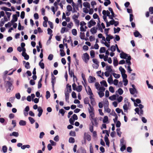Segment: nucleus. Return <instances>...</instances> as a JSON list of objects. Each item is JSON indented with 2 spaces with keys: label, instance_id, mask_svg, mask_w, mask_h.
I'll use <instances>...</instances> for the list:
<instances>
[{
  "label": "nucleus",
  "instance_id": "f8f14e48",
  "mask_svg": "<svg viewBox=\"0 0 153 153\" xmlns=\"http://www.w3.org/2000/svg\"><path fill=\"white\" fill-rule=\"evenodd\" d=\"M105 141L106 143V144L108 147L109 146V142L108 138L106 135H105L104 137Z\"/></svg>",
  "mask_w": 153,
  "mask_h": 153
},
{
  "label": "nucleus",
  "instance_id": "5701e85b",
  "mask_svg": "<svg viewBox=\"0 0 153 153\" xmlns=\"http://www.w3.org/2000/svg\"><path fill=\"white\" fill-rule=\"evenodd\" d=\"M119 69L121 72V74H124L126 72L125 70L121 66H120L119 67Z\"/></svg>",
  "mask_w": 153,
  "mask_h": 153
},
{
  "label": "nucleus",
  "instance_id": "864d4df0",
  "mask_svg": "<svg viewBox=\"0 0 153 153\" xmlns=\"http://www.w3.org/2000/svg\"><path fill=\"white\" fill-rule=\"evenodd\" d=\"M67 9L68 11H70L72 10V7L70 5H68L67 6Z\"/></svg>",
  "mask_w": 153,
  "mask_h": 153
},
{
  "label": "nucleus",
  "instance_id": "6e6d98bb",
  "mask_svg": "<svg viewBox=\"0 0 153 153\" xmlns=\"http://www.w3.org/2000/svg\"><path fill=\"white\" fill-rule=\"evenodd\" d=\"M25 67L27 69L30 68V63L28 62H27L25 65Z\"/></svg>",
  "mask_w": 153,
  "mask_h": 153
},
{
  "label": "nucleus",
  "instance_id": "c756f323",
  "mask_svg": "<svg viewBox=\"0 0 153 153\" xmlns=\"http://www.w3.org/2000/svg\"><path fill=\"white\" fill-rule=\"evenodd\" d=\"M94 124H93L91 123L89 125V130L91 132H93L94 130Z\"/></svg>",
  "mask_w": 153,
  "mask_h": 153
},
{
  "label": "nucleus",
  "instance_id": "0eeeda50",
  "mask_svg": "<svg viewBox=\"0 0 153 153\" xmlns=\"http://www.w3.org/2000/svg\"><path fill=\"white\" fill-rule=\"evenodd\" d=\"M134 34L135 37H139L140 38H141L142 37L141 35L137 30H136L134 33Z\"/></svg>",
  "mask_w": 153,
  "mask_h": 153
},
{
  "label": "nucleus",
  "instance_id": "412c9836",
  "mask_svg": "<svg viewBox=\"0 0 153 153\" xmlns=\"http://www.w3.org/2000/svg\"><path fill=\"white\" fill-rule=\"evenodd\" d=\"M26 122L23 120H21L19 122V124L20 126H24L26 125Z\"/></svg>",
  "mask_w": 153,
  "mask_h": 153
},
{
  "label": "nucleus",
  "instance_id": "cd10ccee",
  "mask_svg": "<svg viewBox=\"0 0 153 153\" xmlns=\"http://www.w3.org/2000/svg\"><path fill=\"white\" fill-rule=\"evenodd\" d=\"M105 48L104 47H102L100 49V53H102L105 52Z\"/></svg>",
  "mask_w": 153,
  "mask_h": 153
},
{
  "label": "nucleus",
  "instance_id": "dca6fc26",
  "mask_svg": "<svg viewBox=\"0 0 153 153\" xmlns=\"http://www.w3.org/2000/svg\"><path fill=\"white\" fill-rule=\"evenodd\" d=\"M90 114V118L93 119L94 118L95 114L94 111H89L88 112Z\"/></svg>",
  "mask_w": 153,
  "mask_h": 153
},
{
  "label": "nucleus",
  "instance_id": "6ab92c4d",
  "mask_svg": "<svg viewBox=\"0 0 153 153\" xmlns=\"http://www.w3.org/2000/svg\"><path fill=\"white\" fill-rule=\"evenodd\" d=\"M97 28H96L95 27H92L90 31L92 34H94L96 33L97 31Z\"/></svg>",
  "mask_w": 153,
  "mask_h": 153
},
{
  "label": "nucleus",
  "instance_id": "f03ea898",
  "mask_svg": "<svg viewBox=\"0 0 153 153\" xmlns=\"http://www.w3.org/2000/svg\"><path fill=\"white\" fill-rule=\"evenodd\" d=\"M12 86V83L9 81H7L6 82V87L8 88L7 89V91L8 92H9L11 90V88Z\"/></svg>",
  "mask_w": 153,
  "mask_h": 153
},
{
  "label": "nucleus",
  "instance_id": "2eb2a0df",
  "mask_svg": "<svg viewBox=\"0 0 153 153\" xmlns=\"http://www.w3.org/2000/svg\"><path fill=\"white\" fill-rule=\"evenodd\" d=\"M89 78L90 79V81H89L88 82L90 83H93L96 80L95 78L91 76H89Z\"/></svg>",
  "mask_w": 153,
  "mask_h": 153
},
{
  "label": "nucleus",
  "instance_id": "052dcab7",
  "mask_svg": "<svg viewBox=\"0 0 153 153\" xmlns=\"http://www.w3.org/2000/svg\"><path fill=\"white\" fill-rule=\"evenodd\" d=\"M110 50L112 52H114L116 50V47L114 45H112L111 47Z\"/></svg>",
  "mask_w": 153,
  "mask_h": 153
},
{
  "label": "nucleus",
  "instance_id": "39448f33",
  "mask_svg": "<svg viewBox=\"0 0 153 153\" xmlns=\"http://www.w3.org/2000/svg\"><path fill=\"white\" fill-rule=\"evenodd\" d=\"M96 24V22L94 21L91 20L88 23V26L89 28L91 27L92 26Z\"/></svg>",
  "mask_w": 153,
  "mask_h": 153
},
{
  "label": "nucleus",
  "instance_id": "bb28decb",
  "mask_svg": "<svg viewBox=\"0 0 153 153\" xmlns=\"http://www.w3.org/2000/svg\"><path fill=\"white\" fill-rule=\"evenodd\" d=\"M120 128H118L116 129L117 133L118 135L120 137H121V132L120 131Z\"/></svg>",
  "mask_w": 153,
  "mask_h": 153
},
{
  "label": "nucleus",
  "instance_id": "aec40b11",
  "mask_svg": "<svg viewBox=\"0 0 153 153\" xmlns=\"http://www.w3.org/2000/svg\"><path fill=\"white\" fill-rule=\"evenodd\" d=\"M1 9L3 10H4L5 11H11V10L9 8H8L6 7H1Z\"/></svg>",
  "mask_w": 153,
  "mask_h": 153
},
{
  "label": "nucleus",
  "instance_id": "9d476101",
  "mask_svg": "<svg viewBox=\"0 0 153 153\" xmlns=\"http://www.w3.org/2000/svg\"><path fill=\"white\" fill-rule=\"evenodd\" d=\"M129 91L131 94H134L135 93H137V92L136 88H130Z\"/></svg>",
  "mask_w": 153,
  "mask_h": 153
},
{
  "label": "nucleus",
  "instance_id": "c9c22d12",
  "mask_svg": "<svg viewBox=\"0 0 153 153\" xmlns=\"http://www.w3.org/2000/svg\"><path fill=\"white\" fill-rule=\"evenodd\" d=\"M113 75L114 76L116 79H118L119 78L120 76V74H117L115 73H113Z\"/></svg>",
  "mask_w": 153,
  "mask_h": 153
},
{
  "label": "nucleus",
  "instance_id": "7ed1b4c3",
  "mask_svg": "<svg viewBox=\"0 0 153 153\" xmlns=\"http://www.w3.org/2000/svg\"><path fill=\"white\" fill-rule=\"evenodd\" d=\"M90 120L91 121V124H94V126H95L97 127L98 123L97 121V118H94L93 119H90Z\"/></svg>",
  "mask_w": 153,
  "mask_h": 153
},
{
  "label": "nucleus",
  "instance_id": "37998d69",
  "mask_svg": "<svg viewBox=\"0 0 153 153\" xmlns=\"http://www.w3.org/2000/svg\"><path fill=\"white\" fill-rule=\"evenodd\" d=\"M28 119L30 122L32 124L33 123L35 122V120L34 119L31 117H29Z\"/></svg>",
  "mask_w": 153,
  "mask_h": 153
},
{
  "label": "nucleus",
  "instance_id": "e433bc0d",
  "mask_svg": "<svg viewBox=\"0 0 153 153\" xmlns=\"http://www.w3.org/2000/svg\"><path fill=\"white\" fill-rule=\"evenodd\" d=\"M100 83L102 85L104 86L105 87H107L108 85L107 84L105 80H103L100 82Z\"/></svg>",
  "mask_w": 153,
  "mask_h": 153
},
{
  "label": "nucleus",
  "instance_id": "423d86ee",
  "mask_svg": "<svg viewBox=\"0 0 153 153\" xmlns=\"http://www.w3.org/2000/svg\"><path fill=\"white\" fill-rule=\"evenodd\" d=\"M37 110L39 111V113L38 114V116L39 117L42 114L43 111V109L41 107H39Z\"/></svg>",
  "mask_w": 153,
  "mask_h": 153
},
{
  "label": "nucleus",
  "instance_id": "5fc2aeb1",
  "mask_svg": "<svg viewBox=\"0 0 153 153\" xmlns=\"http://www.w3.org/2000/svg\"><path fill=\"white\" fill-rule=\"evenodd\" d=\"M108 10L111 12V15H112L113 16H115L116 15L114 14L113 10L112 9V8L111 7H109L108 8Z\"/></svg>",
  "mask_w": 153,
  "mask_h": 153
},
{
  "label": "nucleus",
  "instance_id": "393cba45",
  "mask_svg": "<svg viewBox=\"0 0 153 153\" xmlns=\"http://www.w3.org/2000/svg\"><path fill=\"white\" fill-rule=\"evenodd\" d=\"M113 79L111 75L108 78V82L109 84L112 83L113 82Z\"/></svg>",
  "mask_w": 153,
  "mask_h": 153
},
{
  "label": "nucleus",
  "instance_id": "09e8293b",
  "mask_svg": "<svg viewBox=\"0 0 153 153\" xmlns=\"http://www.w3.org/2000/svg\"><path fill=\"white\" fill-rule=\"evenodd\" d=\"M69 135L70 136L75 137L76 136V133L74 131H71L69 133Z\"/></svg>",
  "mask_w": 153,
  "mask_h": 153
},
{
  "label": "nucleus",
  "instance_id": "9b49d317",
  "mask_svg": "<svg viewBox=\"0 0 153 153\" xmlns=\"http://www.w3.org/2000/svg\"><path fill=\"white\" fill-rule=\"evenodd\" d=\"M69 92H68V90L65 91V100L67 101L68 100L69 97Z\"/></svg>",
  "mask_w": 153,
  "mask_h": 153
},
{
  "label": "nucleus",
  "instance_id": "c03bdc74",
  "mask_svg": "<svg viewBox=\"0 0 153 153\" xmlns=\"http://www.w3.org/2000/svg\"><path fill=\"white\" fill-rule=\"evenodd\" d=\"M30 147V146L29 145H24L21 146V149H25L26 148H29Z\"/></svg>",
  "mask_w": 153,
  "mask_h": 153
},
{
  "label": "nucleus",
  "instance_id": "b1692460",
  "mask_svg": "<svg viewBox=\"0 0 153 153\" xmlns=\"http://www.w3.org/2000/svg\"><path fill=\"white\" fill-rule=\"evenodd\" d=\"M86 133H85L84 134V135L85 136L86 139L88 141H90L91 140V136L90 135L88 134H87L86 135Z\"/></svg>",
  "mask_w": 153,
  "mask_h": 153
},
{
  "label": "nucleus",
  "instance_id": "6e6552de",
  "mask_svg": "<svg viewBox=\"0 0 153 153\" xmlns=\"http://www.w3.org/2000/svg\"><path fill=\"white\" fill-rule=\"evenodd\" d=\"M85 90L87 94L89 95H93V94L92 93V90L89 86H88V91H87L86 88Z\"/></svg>",
  "mask_w": 153,
  "mask_h": 153
},
{
  "label": "nucleus",
  "instance_id": "4468645a",
  "mask_svg": "<svg viewBox=\"0 0 153 153\" xmlns=\"http://www.w3.org/2000/svg\"><path fill=\"white\" fill-rule=\"evenodd\" d=\"M19 134L18 132L14 131L12 133L10 134V136H14L15 137H17L19 136Z\"/></svg>",
  "mask_w": 153,
  "mask_h": 153
},
{
  "label": "nucleus",
  "instance_id": "49530a36",
  "mask_svg": "<svg viewBox=\"0 0 153 153\" xmlns=\"http://www.w3.org/2000/svg\"><path fill=\"white\" fill-rule=\"evenodd\" d=\"M79 16V13H78V15H76V14H74L72 16V19H74V20H75L76 19H77L78 18Z\"/></svg>",
  "mask_w": 153,
  "mask_h": 153
},
{
  "label": "nucleus",
  "instance_id": "a18cd8bd",
  "mask_svg": "<svg viewBox=\"0 0 153 153\" xmlns=\"http://www.w3.org/2000/svg\"><path fill=\"white\" fill-rule=\"evenodd\" d=\"M47 30H48V34H49L50 35H53V34H52V33L53 32V31L51 29L48 28V29H47Z\"/></svg>",
  "mask_w": 153,
  "mask_h": 153
},
{
  "label": "nucleus",
  "instance_id": "4be33fe9",
  "mask_svg": "<svg viewBox=\"0 0 153 153\" xmlns=\"http://www.w3.org/2000/svg\"><path fill=\"white\" fill-rule=\"evenodd\" d=\"M66 90L67 91H68V92L70 93L71 91V85H69L68 84L66 86Z\"/></svg>",
  "mask_w": 153,
  "mask_h": 153
},
{
  "label": "nucleus",
  "instance_id": "79ce46f5",
  "mask_svg": "<svg viewBox=\"0 0 153 153\" xmlns=\"http://www.w3.org/2000/svg\"><path fill=\"white\" fill-rule=\"evenodd\" d=\"M98 94L100 98L102 97L104 95V93L102 91H100L98 92Z\"/></svg>",
  "mask_w": 153,
  "mask_h": 153
},
{
  "label": "nucleus",
  "instance_id": "338daca9",
  "mask_svg": "<svg viewBox=\"0 0 153 153\" xmlns=\"http://www.w3.org/2000/svg\"><path fill=\"white\" fill-rule=\"evenodd\" d=\"M111 3V2L110 1H107L104 2V4L105 6H107L108 5L110 4Z\"/></svg>",
  "mask_w": 153,
  "mask_h": 153
},
{
  "label": "nucleus",
  "instance_id": "bf43d9fd",
  "mask_svg": "<svg viewBox=\"0 0 153 153\" xmlns=\"http://www.w3.org/2000/svg\"><path fill=\"white\" fill-rule=\"evenodd\" d=\"M3 20V18L1 19V21L0 22V27H1L3 26L5 22L4 21V20Z\"/></svg>",
  "mask_w": 153,
  "mask_h": 153
},
{
  "label": "nucleus",
  "instance_id": "c85d7f7f",
  "mask_svg": "<svg viewBox=\"0 0 153 153\" xmlns=\"http://www.w3.org/2000/svg\"><path fill=\"white\" fill-rule=\"evenodd\" d=\"M60 55L61 56H64L65 55V53L63 49H60Z\"/></svg>",
  "mask_w": 153,
  "mask_h": 153
},
{
  "label": "nucleus",
  "instance_id": "ea45409f",
  "mask_svg": "<svg viewBox=\"0 0 153 153\" xmlns=\"http://www.w3.org/2000/svg\"><path fill=\"white\" fill-rule=\"evenodd\" d=\"M113 64L114 65V66H116L118 65V61L117 60V58H116V59H114V61H113Z\"/></svg>",
  "mask_w": 153,
  "mask_h": 153
},
{
  "label": "nucleus",
  "instance_id": "7c9ffc66",
  "mask_svg": "<svg viewBox=\"0 0 153 153\" xmlns=\"http://www.w3.org/2000/svg\"><path fill=\"white\" fill-rule=\"evenodd\" d=\"M89 102V99L88 97L85 98L84 100V102L85 104H87Z\"/></svg>",
  "mask_w": 153,
  "mask_h": 153
},
{
  "label": "nucleus",
  "instance_id": "1a4fd4ad",
  "mask_svg": "<svg viewBox=\"0 0 153 153\" xmlns=\"http://www.w3.org/2000/svg\"><path fill=\"white\" fill-rule=\"evenodd\" d=\"M128 56V54L124 53L123 52L120 54V57L122 59H126Z\"/></svg>",
  "mask_w": 153,
  "mask_h": 153
},
{
  "label": "nucleus",
  "instance_id": "69168bd1",
  "mask_svg": "<svg viewBox=\"0 0 153 153\" xmlns=\"http://www.w3.org/2000/svg\"><path fill=\"white\" fill-rule=\"evenodd\" d=\"M53 56V54H51L49 55L48 57V59L50 60H52Z\"/></svg>",
  "mask_w": 153,
  "mask_h": 153
},
{
  "label": "nucleus",
  "instance_id": "f3484780",
  "mask_svg": "<svg viewBox=\"0 0 153 153\" xmlns=\"http://www.w3.org/2000/svg\"><path fill=\"white\" fill-rule=\"evenodd\" d=\"M119 95H117V96L115 95H113L112 96H111L109 97V99L111 100H114L116 99V98L117 97H118Z\"/></svg>",
  "mask_w": 153,
  "mask_h": 153
},
{
  "label": "nucleus",
  "instance_id": "680f3d73",
  "mask_svg": "<svg viewBox=\"0 0 153 153\" xmlns=\"http://www.w3.org/2000/svg\"><path fill=\"white\" fill-rule=\"evenodd\" d=\"M25 16V12L24 11H22L21 12L20 17L21 19H23Z\"/></svg>",
  "mask_w": 153,
  "mask_h": 153
},
{
  "label": "nucleus",
  "instance_id": "ddd939ff",
  "mask_svg": "<svg viewBox=\"0 0 153 153\" xmlns=\"http://www.w3.org/2000/svg\"><path fill=\"white\" fill-rule=\"evenodd\" d=\"M83 5L84 7L87 8L89 9H90L91 6L90 4L88 2H85L83 3Z\"/></svg>",
  "mask_w": 153,
  "mask_h": 153
},
{
  "label": "nucleus",
  "instance_id": "58836bf2",
  "mask_svg": "<svg viewBox=\"0 0 153 153\" xmlns=\"http://www.w3.org/2000/svg\"><path fill=\"white\" fill-rule=\"evenodd\" d=\"M85 33H84L80 32V37L81 39H85Z\"/></svg>",
  "mask_w": 153,
  "mask_h": 153
},
{
  "label": "nucleus",
  "instance_id": "de8ad7c7",
  "mask_svg": "<svg viewBox=\"0 0 153 153\" xmlns=\"http://www.w3.org/2000/svg\"><path fill=\"white\" fill-rule=\"evenodd\" d=\"M39 65L42 69H43L45 68V65L43 62H39Z\"/></svg>",
  "mask_w": 153,
  "mask_h": 153
},
{
  "label": "nucleus",
  "instance_id": "a878e982",
  "mask_svg": "<svg viewBox=\"0 0 153 153\" xmlns=\"http://www.w3.org/2000/svg\"><path fill=\"white\" fill-rule=\"evenodd\" d=\"M82 89V86L81 85H79L77 88L76 90L78 92H80L81 91Z\"/></svg>",
  "mask_w": 153,
  "mask_h": 153
},
{
  "label": "nucleus",
  "instance_id": "f704fd0d",
  "mask_svg": "<svg viewBox=\"0 0 153 153\" xmlns=\"http://www.w3.org/2000/svg\"><path fill=\"white\" fill-rule=\"evenodd\" d=\"M108 116H105L103 120V122L104 123H106L108 121Z\"/></svg>",
  "mask_w": 153,
  "mask_h": 153
},
{
  "label": "nucleus",
  "instance_id": "3c124183",
  "mask_svg": "<svg viewBox=\"0 0 153 153\" xmlns=\"http://www.w3.org/2000/svg\"><path fill=\"white\" fill-rule=\"evenodd\" d=\"M51 96L50 93L48 91H47L46 92V97L47 99L49 98Z\"/></svg>",
  "mask_w": 153,
  "mask_h": 153
},
{
  "label": "nucleus",
  "instance_id": "473e14b6",
  "mask_svg": "<svg viewBox=\"0 0 153 153\" xmlns=\"http://www.w3.org/2000/svg\"><path fill=\"white\" fill-rule=\"evenodd\" d=\"M114 33H119V32L120 30V28L119 27H117V29L115 27H114Z\"/></svg>",
  "mask_w": 153,
  "mask_h": 153
},
{
  "label": "nucleus",
  "instance_id": "0e129e2a",
  "mask_svg": "<svg viewBox=\"0 0 153 153\" xmlns=\"http://www.w3.org/2000/svg\"><path fill=\"white\" fill-rule=\"evenodd\" d=\"M12 25V24L10 22H8L7 24H5V27H10Z\"/></svg>",
  "mask_w": 153,
  "mask_h": 153
},
{
  "label": "nucleus",
  "instance_id": "20e7f679",
  "mask_svg": "<svg viewBox=\"0 0 153 153\" xmlns=\"http://www.w3.org/2000/svg\"><path fill=\"white\" fill-rule=\"evenodd\" d=\"M56 77L55 76L52 74H51V83L52 85V88L53 90L54 89V84L55 82Z\"/></svg>",
  "mask_w": 153,
  "mask_h": 153
},
{
  "label": "nucleus",
  "instance_id": "603ef678",
  "mask_svg": "<svg viewBox=\"0 0 153 153\" xmlns=\"http://www.w3.org/2000/svg\"><path fill=\"white\" fill-rule=\"evenodd\" d=\"M117 91L119 94L120 95H122L123 94V90L121 88H119L118 90Z\"/></svg>",
  "mask_w": 153,
  "mask_h": 153
},
{
  "label": "nucleus",
  "instance_id": "e2e57ef3",
  "mask_svg": "<svg viewBox=\"0 0 153 153\" xmlns=\"http://www.w3.org/2000/svg\"><path fill=\"white\" fill-rule=\"evenodd\" d=\"M121 123L120 121H117L116 123V126L117 127H120V126Z\"/></svg>",
  "mask_w": 153,
  "mask_h": 153
},
{
  "label": "nucleus",
  "instance_id": "8fccbe9b",
  "mask_svg": "<svg viewBox=\"0 0 153 153\" xmlns=\"http://www.w3.org/2000/svg\"><path fill=\"white\" fill-rule=\"evenodd\" d=\"M72 34L74 36H76L77 34V30L75 29H74L72 30Z\"/></svg>",
  "mask_w": 153,
  "mask_h": 153
},
{
  "label": "nucleus",
  "instance_id": "2f4dec72",
  "mask_svg": "<svg viewBox=\"0 0 153 153\" xmlns=\"http://www.w3.org/2000/svg\"><path fill=\"white\" fill-rule=\"evenodd\" d=\"M69 142L71 143H74L75 142V139L72 137L69 138L68 140Z\"/></svg>",
  "mask_w": 153,
  "mask_h": 153
},
{
  "label": "nucleus",
  "instance_id": "4c0bfd02",
  "mask_svg": "<svg viewBox=\"0 0 153 153\" xmlns=\"http://www.w3.org/2000/svg\"><path fill=\"white\" fill-rule=\"evenodd\" d=\"M90 54L91 57L92 58H94L95 57V52L93 50H91L90 52Z\"/></svg>",
  "mask_w": 153,
  "mask_h": 153
},
{
  "label": "nucleus",
  "instance_id": "72a5a7b5",
  "mask_svg": "<svg viewBox=\"0 0 153 153\" xmlns=\"http://www.w3.org/2000/svg\"><path fill=\"white\" fill-rule=\"evenodd\" d=\"M13 20H14V21L16 22L18 20V17L17 15L16 14H14L13 15V18L12 19Z\"/></svg>",
  "mask_w": 153,
  "mask_h": 153
},
{
  "label": "nucleus",
  "instance_id": "a211bd4d",
  "mask_svg": "<svg viewBox=\"0 0 153 153\" xmlns=\"http://www.w3.org/2000/svg\"><path fill=\"white\" fill-rule=\"evenodd\" d=\"M106 70H107V71H108L109 72L111 73L112 72V70L111 68V66H110L107 65L106 66Z\"/></svg>",
  "mask_w": 153,
  "mask_h": 153
},
{
  "label": "nucleus",
  "instance_id": "774afa93",
  "mask_svg": "<svg viewBox=\"0 0 153 153\" xmlns=\"http://www.w3.org/2000/svg\"><path fill=\"white\" fill-rule=\"evenodd\" d=\"M48 24L51 29H53V23L50 21H48Z\"/></svg>",
  "mask_w": 153,
  "mask_h": 153
},
{
  "label": "nucleus",
  "instance_id": "13d9d810",
  "mask_svg": "<svg viewBox=\"0 0 153 153\" xmlns=\"http://www.w3.org/2000/svg\"><path fill=\"white\" fill-rule=\"evenodd\" d=\"M126 149V146L125 145H122L120 149L121 151L122 152H123Z\"/></svg>",
  "mask_w": 153,
  "mask_h": 153
},
{
  "label": "nucleus",
  "instance_id": "4d7b16f0",
  "mask_svg": "<svg viewBox=\"0 0 153 153\" xmlns=\"http://www.w3.org/2000/svg\"><path fill=\"white\" fill-rule=\"evenodd\" d=\"M2 149L3 152L6 153L7 151V147L6 146H4L2 147Z\"/></svg>",
  "mask_w": 153,
  "mask_h": 153
},
{
  "label": "nucleus",
  "instance_id": "f257e3e1",
  "mask_svg": "<svg viewBox=\"0 0 153 153\" xmlns=\"http://www.w3.org/2000/svg\"><path fill=\"white\" fill-rule=\"evenodd\" d=\"M82 58L84 62L87 63L89 59V56L87 53H86L83 54Z\"/></svg>",
  "mask_w": 153,
  "mask_h": 153
},
{
  "label": "nucleus",
  "instance_id": "a19ab883",
  "mask_svg": "<svg viewBox=\"0 0 153 153\" xmlns=\"http://www.w3.org/2000/svg\"><path fill=\"white\" fill-rule=\"evenodd\" d=\"M65 111L63 109H61L59 110V112L61 114L62 116H64V115Z\"/></svg>",
  "mask_w": 153,
  "mask_h": 153
}]
</instances>
